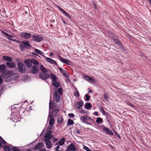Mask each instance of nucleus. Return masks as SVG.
<instances>
[{"label": "nucleus", "instance_id": "obj_31", "mask_svg": "<svg viewBox=\"0 0 151 151\" xmlns=\"http://www.w3.org/2000/svg\"><path fill=\"white\" fill-rule=\"evenodd\" d=\"M74 123V122L70 119H68V125H70L73 124Z\"/></svg>", "mask_w": 151, "mask_h": 151}, {"label": "nucleus", "instance_id": "obj_13", "mask_svg": "<svg viewBox=\"0 0 151 151\" xmlns=\"http://www.w3.org/2000/svg\"><path fill=\"white\" fill-rule=\"evenodd\" d=\"M44 144L42 142L39 143L37 144L35 146L34 149V150L41 149L43 146Z\"/></svg>", "mask_w": 151, "mask_h": 151}, {"label": "nucleus", "instance_id": "obj_12", "mask_svg": "<svg viewBox=\"0 0 151 151\" xmlns=\"http://www.w3.org/2000/svg\"><path fill=\"white\" fill-rule=\"evenodd\" d=\"M103 131L106 132L107 134L110 135H113V133L111 130L110 129L106 127L102 129Z\"/></svg>", "mask_w": 151, "mask_h": 151}, {"label": "nucleus", "instance_id": "obj_2", "mask_svg": "<svg viewBox=\"0 0 151 151\" xmlns=\"http://www.w3.org/2000/svg\"><path fill=\"white\" fill-rule=\"evenodd\" d=\"M37 61L35 59H27L24 60V63L27 67L30 68L32 67L33 63V64H36Z\"/></svg>", "mask_w": 151, "mask_h": 151}, {"label": "nucleus", "instance_id": "obj_18", "mask_svg": "<svg viewBox=\"0 0 151 151\" xmlns=\"http://www.w3.org/2000/svg\"><path fill=\"white\" fill-rule=\"evenodd\" d=\"M84 107L86 109L89 110L90 109L92 108V105L90 103L87 102L85 104Z\"/></svg>", "mask_w": 151, "mask_h": 151}, {"label": "nucleus", "instance_id": "obj_28", "mask_svg": "<svg viewBox=\"0 0 151 151\" xmlns=\"http://www.w3.org/2000/svg\"><path fill=\"white\" fill-rule=\"evenodd\" d=\"M63 120V118L61 116H59L58 118L57 122L59 124H61Z\"/></svg>", "mask_w": 151, "mask_h": 151}, {"label": "nucleus", "instance_id": "obj_27", "mask_svg": "<svg viewBox=\"0 0 151 151\" xmlns=\"http://www.w3.org/2000/svg\"><path fill=\"white\" fill-rule=\"evenodd\" d=\"M80 120L83 122L85 123L87 122L86 116H81Z\"/></svg>", "mask_w": 151, "mask_h": 151}, {"label": "nucleus", "instance_id": "obj_38", "mask_svg": "<svg viewBox=\"0 0 151 151\" xmlns=\"http://www.w3.org/2000/svg\"><path fill=\"white\" fill-rule=\"evenodd\" d=\"M87 118V121H91L92 122H94V120L91 118V117L89 116H86Z\"/></svg>", "mask_w": 151, "mask_h": 151}, {"label": "nucleus", "instance_id": "obj_16", "mask_svg": "<svg viewBox=\"0 0 151 151\" xmlns=\"http://www.w3.org/2000/svg\"><path fill=\"white\" fill-rule=\"evenodd\" d=\"M58 69L61 73L65 77L67 78L69 77V76L67 74L65 70H63L62 68L60 67H58Z\"/></svg>", "mask_w": 151, "mask_h": 151}, {"label": "nucleus", "instance_id": "obj_8", "mask_svg": "<svg viewBox=\"0 0 151 151\" xmlns=\"http://www.w3.org/2000/svg\"><path fill=\"white\" fill-rule=\"evenodd\" d=\"M20 37L23 38L28 40L32 37L31 34L26 32H22L20 34Z\"/></svg>", "mask_w": 151, "mask_h": 151}, {"label": "nucleus", "instance_id": "obj_17", "mask_svg": "<svg viewBox=\"0 0 151 151\" xmlns=\"http://www.w3.org/2000/svg\"><path fill=\"white\" fill-rule=\"evenodd\" d=\"M65 139L64 138H62L56 144V145H63L65 143Z\"/></svg>", "mask_w": 151, "mask_h": 151}, {"label": "nucleus", "instance_id": "obj_54", "mask_svg": "<svg viewBox=\"0 0 151 151\" xmlns=\"http://www.w3.org/2000/svg\"><path fill=\"white\" fill-rule=\"evenodd\" d=\"M1 33L3 34H4L5 35H6V36H7L8 35V34L5 32H4V31L3 30H1Z\"/></svg>", "mask_w": 151, "mask_h": 151}, {"label": "nucleus", "instance_id": "obj_14", "mask_svg": "<svg viewBox=\"0 0 151 151\" xmlns=\"http://www.w3.org/2000/svg\"><path fill=\"white\" fill-rule=\"evenodd\" d=\"M45 57L46 58V60L49 63L55 65H58L56 62L52 59L46 57Z\"/></svg>", "mask_w": 151, "mask_h": 151}, {"label": "nucleus", "instance_id": "obj_53", "mask_svg": "<svg viewBox=\"0 0 151 151\" xmlns=\"http://www.w3.org/2000/svg\"><path fill=\"white\" fill-rule=\"evenodd\" d=\"M104 97L105 100H107V99L108 98V95L105 93L104 95Z\"/></svg>", "mask_w": 151, "mask_h": 151}, {"label": "nucleus", "instance_id": "obj_20", "mask_svg": "<svg viewBox=\"0 0 151 151\" xmlns=\"http://www.w3.org/2000/svg\"><path fill=\"white\" fill-rule=\"evenodd\" d=\"M6 69V66L4 64H2L0 65V72L1 73H3Z\"/></svg>", "mask_w": 151, "mask_h": 151}, {"label": "nucleus", "instance_id": "obj_9", "mask_svg": "<svg viewBox=\"0 0 151 151\" xmlns=\"http://www.w3.org/2000/svg\"><path fill=\"white\" fill-rule=\"evenodd\" d=\"M54 97L56 102L58 103L60 101V96L57 91L54 92Z\"/></svg>", "mask_w": 151, "mask_h": 151}, {"label": "nucleus", "instance_id": "obj_4", "mask_svg": "<svg viewBox=\"0 0 151 151\" xmlns=\"http://www.w3.org/2000/svg\"><path fill=\"white\" fill-rule=\"evenodd\" d=\"M13 71L6 69L2 73V76L4 78H7L12 76L13 75Z\"/></svg>", "mask_w": 151, "mask_h": 151}, {"label": "nucleus", "instance_id": "obj_47", "mask_svg": "<svg viewBox=\"0 0 151 151\" xmlns=\"http://www.w3.org/2000/svg\"><path fill=\"white\" fill-rule=\"evenodd\" d=\"M19 150V149L16 147H13L11 149V150L13 151H17V150Z\"/></svg>", "mask_w": 151, "mask_h": 151}, {"label": "nucleus", "instance_id": "obj_11", "mask_svg": "<svg viewBox=\"0 0 151 151\" xmlns=\"http://www.w3.org/2000/svg\"><path fill=\"white\" fill-rule=\"evenodd\" d=\"M83 105V102L82 100H81L79 102H76L75 104V106L78 109H79Z\"/></svg>", "mask_w": 151, "mask_h": 151}, {"label": "nucleus", "instance_id": "obj_22", "mask_svg": "<svg viewBox=\"0 0 151 151\" xmlns=\"http://www.w3.org/2000/svg\"><path fill=\"white\" fill-rule=\"evenodd\" d=\"M2 58L4 60L8 61L9 62L12 60V59L11 57L7 56H3Z\"/></svg>", "mask_w": 151, "mask_h": 151}, {"label": "nucleus", "instance_id": "obj_43", "mask_svg": "<svg viewBox=\"0 0 151 151\" xmlns=\"http://www.w3.org/2000/svg\"><path fill=\"white\" fill-rule=\"evenodd\" d=\"M83 149L86 151H92L90 150L85 145H83Z\"/></svg>", "mask_w": 151, "mask_h": 151}, {"label": "nucleus", "instance_id": "obj_34", "mask_svg": "<svg viewBox=\"0 0 151 151\" xmlns=\"http://www.w3.org/2000/svg\"><path fill=\"white\" fill-rule=\"evenodd\" d=\"M54 122L55 121L54 118H51L49 122V125L51 126H52L54 124Z\"/></svg>", "mask_w": 151, "mask_h": 151}, {"label": "nucleus", "instance_id": "obj_1", "mask_svg": "<svg viewBox=\"0 0 151 151\" xmlns=\"http://www.w3.org/2000/svg\"><path fill=\"white\" fill-rule=\"evenodd\" d=\"M22 43H20L19 45V47L20 49L22 51L24 50V49L30 48V45L29 44V41H22Z\"/></svg>", "mask_w": 151, "mask_h": 151}, {"label": "nucleus", "instance_id": "obj_23", "mask_svg": "<svg viewBox=\"0 0 151 151\" xmlns=\"http://www.w3.org/2000/svg\"><path fill=\"white\" fill-rule=\"evenodd\" d=\"M116 44H117L118 45V47H120L122 50H124V47L123 46V44H122V42L120 41V40L119 41L116 42L115 43Z\"/></svg>", "mask_w": 151, "mask_h": 151}, {"label": "nucleus", "instance_id": "obj_21", "mask_svg": "<svg viewBox=\"0 0 151 151\" xmlns=\"http://www.w3.org/2000/svg\"><path fill=\"white\" fill-rule=\"evenodd\" d=\"M113 35L112 39L115 43L120 40L118 36H116L115 34H113Z\"/></svg>", "mask_w": 151, "mask_h": 151}, {"label": "nucleus", "instance_id": "obj_40", "mask_svg": "<svg viewBox=\"0 0 151 151\" xmlns=\"http://www.w3.org/2000/svg\"><path fill=\"white\" fill-rule=\"evenodd\" d=\"M58 92L61 95H62L63 94V89L62 88H59L58 89Z\"/></svg>", "mask_w": 151, "mask_h": 151}, {"label": "nucleus", "instance_id": "obj_48", "mask_svg": "<svg viewBox=\"0 0 151 151\" xmlns=\"http://www.w3.org/2000/svg\"><path fill=\"white\" fill-rule=\"evenodd\" d=\"M85 97H86V101H88L89 100V99L90 97V96L88 94H86L85 96Z\"/></svg>", "mask_w": 151, "mask_h": 151}, {"label": "nucleus", "instance_id": "obj_19", "mask_svg": "<svg viewBox=\"0 0 151 151\" xmlns=\"http://www.w3.org/2000/svg\"><path fill=\"white\" fill-rule=\"evenodd\" d=\"M68 147L69 148V150H70V151H75L76 150L75 146L72 143L69 145L68 146Z\"/></svg>", "mask_w": 151, "mask_h": 151}, {"label": "nucleus", "instance_id": "obj_56", "mask_svg": "<svg viewBox=\"0 0 151 151\" xmlns=\"http://www.w3.org/2000/svg\"><path fill=\"white\" fill-rule=\"evenodd\" d=\"M55 116H54L53 114H52L51 112L50 115H49L48 117L51 118H53V117H54Z\"/></svg>", "mask_w": 151, "mask_h": 151}, {"label": "nucleus", "instance_id": "obj_24", "mask_svg": "<svg viewBox=\"0 0 151 151\" xmlns=\"http://www.w3.org/2000/svg\"><path fill=\"white\" fill-rule=\"evenodd\" d=\"M52 131L51 130H50L48 131L45 134V139H44L46 140L47 139V138L49 137L50 136L51 134L52 133Z\"/></svg>", "mask_w": 151, "mask_h": 151}, {"label": "nucleus", "instance_id": "obj_50", "mask_svg": "<svg viewBox=\"0 0 151 151\" xmlns=\"http://www.w3.org/2000/svg\"><path fill=\"white\" fill-rule=\"evenodd\" d=\"M74 95L75 96L77 97H79V93L78 91L77 90V92H75L74 93Z\"/></svg>", "mask_w": 151, "mask_h": 151}, {"label": "nucleus", "instance_id": "obj_52", "mask_svg": "<svg viewBox=\"0 0 151 151\" xmlns=\"http://www.w3.org/2000/svg\"><path fill=\"white\" fill-rule=\"evenodd\" d=\"M114 132V133L118 137V138L119 139H120L121 138V136L119 134H118L117 133V132L116 131H115Z\"/></svg>", "mask_w": 151, "mask_h": 151}, {"label": "nucleus", "instance_id": "obj_62", "mask_svg": "<svg viewBox=\"0 0 151 151\" xmlns=\"http://www.w3.org/2000/svg\"><path fill=\"white\" fill-rule=\"evenodd\" d=\"M57 7L58 8V9L61 12H62V11H63L64 10L63 9H62V8H61L60 6H57Z\"/></svg>", "mask_w": 151, "mask_h": 151}, {"label": "nucleus", "instance_id": "obj_29", "mask_svg": "<svg viewBox=\"0 0 151 151\" xmlns=\"http://www.w3.org/2000/svg\"><path fill=\"white\" fill-rule=\"evenodd\" d=\"M50 77L52 81L54 82H56L57 81V78L56 76L54 74H52L50 76Z\"/></svg>", "mask_w": 151, "mask_h": 151}, {"label": "nucleus", "instance_id": "obj_35", "mask_svg": "<svg viewBox=\"0 0 151 151\" xmlns=\"http://www.w3.org/2000/svg\"><path fill=\"white\" fill-rule=\"evenodd\" d=\"M99 109L101 113H102V114L104 115L106 114V112L104 110L103 107H100L99 108Z\"/></svg>", "mask_w": 151, "mask_h": 151}, {"label": "nucleus", "instance_id": "obj_10", "mask_svg": "<svg viewBox=\"0 0 151 151\" xmlns=\"http://www.w3.org/2000/svg\"><path fill=\"white\" fill-rule=\"evenodd\" d=\"M6 65L8 68H12L16 67V65L14 63L13 61L6 62Z\"/></svg>", "mask_w": 151, "mask_h": 151}, {"label": "nucleus", "instance_id": "obj_42", "mask_svg": "<svg viewBox=\"0 0 151 151\" xmlns=\"http://www.w3.org/2000/svg\"><path fill=\"white\" fill-rule=\"evenodd\" d=\"M80 113H86L87 114H89V111H88L85 110H83L82 111H80Z\"/></svg>", "mask_w": 151, "mask_h": 151}, {"label": "nucleus", "instance_id": "obj_3", "mask_svg": "<svg viewBox=\"0 0 151 151\" xmlns=\"http://www.w3.org/2000/svg\"><path fill=\"white\" fill-rule=\"evenodd\" d=\"M18 69L19 71L21 73H24L26 70L25 65L23 63L19 62L17 64Z\"/></svg>", "mask_w": 151, "mask_h": 151}, {"label": "nucleus", "instance_id": "obj_39", "mask_svg": "<svg viewBox=\"0 0 151 151\" xmlns=\"http://www.w3.org/2000/svg\"><path fill=\"white\" fill-rule=\"evenodd\" d=\"M53 86L56 88H58L59 86V84L57 82L53 83L52 82Z\"/></svg>", "mask_w": 151, "mask_h": 151}, {"label": "nucleus", "instance_id": "obj_33", "mask_svg": "<svg viewBox=\"0 0 151 151\" xmlns=\"http://www.w3.org/2000/svg\"><path fill=\"white\" fill-rule=\"evenodd\" d=\"M34 51L40 55H43V54H44V52L37 49H35Z\"/></svg>", "mask_w": 151, "mask_h": 151}, {"label": "nucleus", "instance_id": "obj_58", "mask_svg": "<svg viewBox=\"0 0 151 151\" xmlns=\"http://www.w3.org/2000/svg\"><path fill=\"white\" fill-rule=\"evenodd\" d=\"M7 37H8V38H13L14 37V36L13 35H11L8 34V35L7 36Z\"/></svg>", "mask_w": 151, "mask_h": 151}, {"label": "nucleus", "instance_id": "obj_59", "mask_svg": "<svg viewBox=\"0 0 151 151\" xmlns=\"http://www.w3.org/2000/svg\"><path fill=\"white\" fill-rule=\"evenodd\" d=\"M3 83V80L2 78V76L0 75V83L2 84Z\"/></svg>", "mask_w": 151, "mask_h": 151}, {"label": "nucleus", "instance_id": "obj_6", "mask_svg": "<svg viewBox=\"0 0 151 151\" xmlns=\"http://www.w3.org/2000/svg\"><path fill=\"white\" fill-rule=\"evenodd\" d=\"M32 37L33 40L37 42L41 41L43 39V36L40 35H33Z\"/></svg>", "mask_w": 151, "mask_h": 151}, {"label": "nucleus", "instance_id": "obj_15", "mask_svg": "<svg viewBox=\"0 0 151 151\" xmlns=\"http://www.w3.org/2000/svg\"><path fill=\"white\" fill-rule=\"evenodd\" d=\"M44 141H45V144L47 147L48 148H50L52 147V145L51 142L50 140L44 139Z\"/></svg>", "mask_w": 151, "mask_h": 151}, {"label": "nucleus", "instance_id": "obj_46", "mask_svg": "<svg viewBox=\"0 0 151 151\" xmlns=\"http://www.w3.org/2000/svg\"><path fill=\"white\" fill-rule=\"evenodd\" d=\"M89 81H91L93 83H94L96 82V80L95 79L91 77H90Z\"/></svg>", "mask_w": 151, "mask_h": 151}, {"label": "nucleus", "instance_id": "obj_44", "mask_svg": "<svg viewBox=\"0 0 151 151\" xmlns=\"http://www.w3.org/2000/svg\"><path fill=\"white\" fill-rule=\"evenodd\" d=\"M53 101V102H54V101H50V103H49V109H53L54 108V106H51V105L52 104V102Z\"/></svg>", "mask_w": 151, "mask_h": 151}, {"label": "nucleus", "instance_id": "obj_7", "mask_svg": "<svg viewBox=\"0 0 151 151\" xmlns=\"http://www.w3.org/2000/svg\"><path fill=\"white\" fill-rule=\"evenodd\" d=\"M50 77V76L47 72H41L39 75L40 78L43 81L47 80Z\"/></svg>", "mask_w": 151, "mask_h": 151}, {"label": "nucleus", "instance_id": "obj_49", "mask_svg": "<svg viewBox=\"0 0 151 151\" xmlns=\"http://www.w3.org/2000/svg\"><path fill=\"white\" fill-rule=\"evenodd\" d=\"M83 77H84V78H85V79L88 81H89V78H90V76H86V75H84L83 76Z\"/></svg>", "mask_w": 151, "mask_h": 151}, {"label": "nucleus", "instance_id": "obj_25", "mask_svg": "<svg viewBox=\"0 0 151 151\" xmlns=\"http://www.w3.org/2000/svg\"><path fill=\"white\" fill-rule=\"evenodd\" d=\"M96 122L98 124H101L103 123V119L100 117H98L96 118Z\"/></svg>", "mask_w": 151, "mask_h": 151}, {"label": "nucleus", "instance_id": "obj_37", "mask_svg": "<svg viewBox=\"0 0 151 151\" xmlns=\"http://www.w3.org/2000/svg\"><path fill=\"white\" fill-rule=\"evenodd\" d=\"M126 103L128 105L132 107V108H134V104L129 101H126Z\"/></svg>", "mask_w": 151, "mask_h": 151}, {"label": "nucleus", "instance_id": "obj_36", "mask_svg": "<svg viewBox=\"0 0 151 151\" xmlns=\"http://www.w3.org/2000/svg\"><path fill=\"white\" fill-rule=\"evenodd\" d=\"M59 59L62 63H65V61L66 59H63V58L60 55L58 56Z\"/></svg>", "mask_w": 151, "mask_h": 151}, {"label": "nucleus", "instance_id": "obj_32", "mask_svg": "<svg viewBox=\"0 0 151 151\" xmlns=\"http://www.w3.org/2000/svg\"><path fill=\"white\" fill-rule=\"evenodd\" d=\"M59 111V109H54L52 112V114H53L54 116H55L58 112Z\"/></svg>", "mask_w": 151, "mask_h": 151}, {"label": "nucleus", "instance_id": "obj_57", "mask_svg": "<svg viewBox=\"0 0 151 151\" xmlns=\"http://www.w3.org/2000/svg\"><path fill=\"white\" fill-rule=\"evenodd\" d=\"M31 54H33L34 56H35L36 58H37V56H39L38 54L35 52H32L31 53Z\"/></svg>", "mask_w": 151, "mask_h": 151}, {"label": "nucleus", "instance_id": "obj_61", "mask_svg": "<svg viewBox=\"0 0 151 151\" xmlns=\"http://www.w3.org/2000/svg\"><path fill=\"white\" fill-rule=\"evenodd\" d=\"M106 127H105V126H103V125H101L99 126V128L101 129H102L103 128H104Z\"/></svg>", "mask_w": 151, "mask_h": 151}, {"label": "nucleus", "instance_id": "obj_45", "mask_svg": "<svg viewBox=\"0 0 151 151\" xmlns=\"http://www.w3.org/2000/svg\"><path fill=\"white\" fill-rule=\"evenodd\" d=\"M0 139L2 142V144L6 145V142L0 136Z\"/></svg>", "mask_w": 151, "mask_h": 151}, {"label": "nucleus", "instance_id": "obj_60", "mask_svg": "<svg viewBox=\"0 0 151 151\" xmlns=\"http://www.w3.org/2000/svg\"><path fill=\"white\" fill-rule=\"evenodd\" d=\"M65 15L69 19H71V17L67 13H66L65 14Z\"/></svg>", "mask_w": 151, "mask_h": 151}, {"label": "nucleus", "instance_id": "obj_64", "mask_svg": "<svg viewBox=\"0 0 151 151\" xmlns=\"http://www.w3.org/2000/svg\"><path fill=\"white\" fill-rule=\"evenodd\" d=\"M93 5L94 7V8L95 9H97V6H96V4H95L94 3H93Z\"/></svg>", "mask_w": 151, "mask_h": 151}, {"label": "nucleus", "instance_id": "obj_41", "mask_svg": "<svg viewBox=\"0 0 151 151\" xmlns=\"http://www.w3.org/2000/svg\"><path fill=\"white\" fill-rule=\"evenodd\" d=\"M64 63L68 65H70L71 64V62L69 60L66 59L65 60V61Z\"/></svg>", "mask_w": 151, "mask_h": 151}, {"label": "nucleus", "instance_id": "obj_51", "mask_svg": "<svg viewBox=\"0 0 151 151\" xmlns=\"http://www.w3.org/2000/svg\"><path fill=\"white\" fill-rule=\"evenodd\" d=\"M69 117L70 118L74 117H75V115L73 113H70L68 114Z\"/></svg>", "mask_w": 151, "mask_h": 151}, {"label": "nucleus", "instance_id": "obj_30", "mask_svg": "<svg viewBox=\"0 0 151 151\" xmlns=\"http://www.w3.org/2000/svg\"><path fill=\"white\" fill-rule=\"evenodd\" d=\"M40 68L41 70L42 71V72L46 73L48 72V71L45 68L44 66L43 65H41Z\"/></svg>", "mask_w": 151, "mask_h": 151}, {"label": "nucleus", "instance_id": "obj_63", "mask_svg": "<svg viewBox=\"0 0 151 151\" xmlns=\"http://www.w3.org/2000/svg\"><path fill=\"white\" fill-rule=\"evenodd\" d=\"M8 39L9 40H12V41H14V42H16V41H17V40L16 39H12L9 38H8Z\"/></svg>", "mask_w": 151, "mask_h": 151}, {"label": "nucleus", "instance_id": "obj_26", "mask_svg": "<svg viewBox=\"0 0 151 151\" xmlns=\"http://www.w3.org/2000/svg\"><path fill=\"white\" fill-rule=\"evenodd\" d=\"M4 151H10L11 150L10 147L7 145H5L3 147Z\"/></svg>", "mask_w": 151, "mask_h": 151}, {"label": "nucleus", "instance_id": "obj_5", "mask_svg": "<svg viewBox=\"0 0 151 151\" xmlns=\"http://www.w3.org/2000/svg\"><path fill=\"white\" fill-rule=\"evenodd\" d=\"M39 62L37 61L36 64H33L31 70V72L35 74L38 72L39 70Z\"/></svg>", "mask_w": 151, "mask_h": 151}, {"label": "nucleus", "instance_id": "obj_55", "mask_svg": "<svg viewBox=\"0 0 151 151\" xmlns=\"http://www.w3.org/2000/svg\"><path fill=\"white\" fill-rule=\"evenodd\" d=\"M53 137V135H50V136H49L47 137V140H50Z\"/></svg>", "mask_w": 151, "mask_h": 151}]
</instances>
